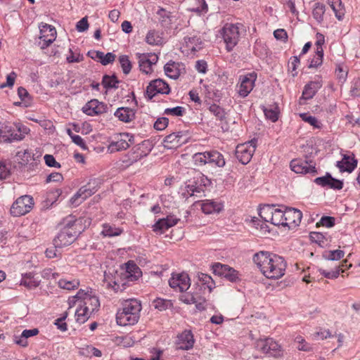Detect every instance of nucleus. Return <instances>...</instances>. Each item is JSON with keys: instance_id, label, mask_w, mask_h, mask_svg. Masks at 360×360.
Instances as JSON below:
<instances>
[{"instance_id": "obj_1", "label": "nucleus", "mask_w": 360, "mask_h": 360, "mask_svg": "<svg viewBox=\"0 0 360 360\" xmlns=\"http://www.w3.org/2000/svg\"><path fill=\"white\" fill-rule=\"evenodd\" d=\"M253 261L267 278L279 279L285 274L287 263L283 257L278 255L260 251L254 255Z\"/></svg>"}, {"instance_id": "obj_2", "label": "nucleus", "mask_w": 360, "mask_h": 360, "mask_svg": "<svg viewBox=\"0 0 360 360\" xmlns=\"http://www.w3.org/2000/svg\"><path fill=\"white\" fill-rule=\"evenodd\" d=\"M77 302L79 303V306L75 311V317L76 321L79 323H85L92 313L98 310L100 307L98 297L89 288L80 289L75 296L70 299V307Z\"/></svg>"}, {"instance_id": "obj_3", "label": "nucleus", "mask_w": 360, "mask_h": 360, "mask_svg": "<svg viewBox=\"0 0 360 360\" xmlns=\"http://www.w3.org/2000/svg\"><path fill=\"white\" fill-rule=\"evenodd\" d=\"M142 307L136 299H129L122 303V307L117 311L116 321L118 325L126 326L136 324L140 318Z\"/></svg>"}, {"instance_id": "obj_4", "label": "nucleus", "mask_w": 360, "mask_h": 360, "mask_svg": "<svg viewBox=\"0 0 360 360\" xmlns=\"http://www.w3.org/2000/svg\"><path fill=\"white\" fill-rule=\"evenodd\" d=\"M82 219H79L68 223L60 231L53 240L56 248H62L72 244L81 232L77 226L82 223Z\"/></svg>"}, {"instance_id": "obj_5", "label": "nucleus", "mask_w": 360, "mask_h": 360, "mask_svg": "<svg viewBox=\"0 0 360 360\" xmlns=\"http://www.w3.org/2000/svg\"><path fill=\"white\" fill-rule=\"evenodd\" d=\"M242 30L243 25L240 23H226L221 29L219 33L228 51H231L238 44Z\"/></svg>"}, {"instance_id": "obj_6", "label": "nucleus", "mask_w": 360, "mask_h": 360, "mask_svg": "<svg viewBox=\"0 0 360 360\" xmlns=\"http://www.w3.org/2000/svg\"><path fill=\"white\" fill-rule=\"evenodd\" d=\"M285 208L264 205L259 208V215L266 222H271L275 226H285Z\"/></svg>"}, {"instance_id": "obj_7", "label": "nucleus", "mask_w": 360, "mask_h": 360, "mask_svg": "<svg viewBox=\"0 0 360 360\" xmlns=\"http://www.w3.org/2000/svg\"><path fill=\"white\" fill-rule=\"evenodd\" d=\"M150 150L146 147V143L143 142L133 147L131 150L129 151L121 160V167L123 168L129 167L142 158L146 157L150 153Z\"/></svg>"}, {"instance_id": "obj_8", "label": "nucleus", "mask_w": 360, "mask_h": 360, "mask_svg": "<svg viewBox=\"0 0 360 360\" xmlns=\"http://www.w3.org/2000/svg\"><path fill=\"white\" fill-rule=\"evenodd\" d=\"M34 205L32 196L25 195L19 197L11 205L10 212L13 217H20L30 212Z\"/></svg>"}, {"instance_id": "obj_9", "label": "nucleus", "mask_w": 360, "mask_h": 360, "mask_svg": "<svg viewBox=\"0 0 360 360\" xmlns=\"http://www.w3.org/2000/svg\"><path fill=\"white\" fill-rule=\"evenodd\" d=\"M256 147L257 141L255 139L238 145L236 149L237 159L243 165L248 164L252 159Z\"/></svg>"}, {"instance_id": "obj_10", "label": "nucleus", "mask_w": 360, "mask_h": 360, "mask_svg": "<svg viewBox=\"0 0 360 360\" xmlns=\"http://www.w3.org/2000/svg\"><path fill=\"white\" fill-rule=\"evenodd\" d=\"M40 35L39 37L38 46L44 49L52 44L56 38V28L46 23L41 22L39 26Z\"/></svg>"}, {"instance_id": "obj_11", "label": "nucleus", "mask_w": 360, "mask_h": 360, "mask_svg": "<svg viewBox=\"0 0 360 360\" xmlns=\"http://www.w3.org/2000/svg\"><path fill=\"white\" fill-rule=\"evenodd\" d=\"M257 79V74L255 72L241 75L239 77V84L237 85L238 93L242 98H245L252 91Z\"/></svg>"}, {"instance_id": "obj_12", "label": "nucleus", "mask_w": 360, "mask_h": 360, "mask_svg": "<svg viewBox=\"0 0 360 360\" xmlns=\"http://www.w3.org/2000/svg\"><path fill=\"white\" fill-rule=\"evenodd\" d=\"M257 347L264 354H268L274 357L281 355V346L272 338L258 340L256 342Z\"/></svg>"}, {"instance_id": "obj_13", "label": "nucleus", "mask_w": 360, "mask_h": 360, "mask_svg": "<svg viewBox=\"0 0 360 360\" xmlns=\"http://www.w3.org/2000/svg\"><path fill=\"white\" fill-rule=\"evenodd\" d=\"M189 139L188 131L172 133L164 139V146L168 149L176 148L188 142Z\"/></svg>"}, {"instance_id": "obj_14", "label": "nucleus", "mask_w": 360, "mask_h": 360, "mask_svg": "<svg viewBox=\"0 0 360 360\" xmlns=\"http://www.w3.org/2000/svg\"><path fill=\"white\" fill-rule=\"evenodd\" d=\"M169 284L171 288L180 292L187 290L191 285L188 274L184 273L173 274L169 281Z\"/></svg>"}, {"instance_id": "obj_15", "label": "nucleus", "mask_w": 360, "mask_h": 360, "mask_svg": "<svg viewBox=\"0 0 360 360\" xmlns=\"http://www.w3.org/2000/svg\"><path fill=\"white\" fill-rule=\"evenodd\" d=\"M170 89L167 83L161 79H157L147 86L146 93L150 98H152L156 94H168Z\"/></svg>"}, {"instance_id": "obj_16", "label": "nucleus", "mask_w": 360, "mask_h": 360, "mask_svg": "<svg viewBox=\"0 0 360 360\" xmlns=\"http://www.w3.org/2000/svg\"><path fill=\"white\" fill-rule=\"evenodd\" d=\"M291 169L297 174H316L315 165L300 159L292 160L290 162Z\"/></svg>"}, {"instance_id": "obj_17", "label": "nucleus", "mask_w": 360, "mask_h": 360, "mask_svg": "<svg viewBox=\"0 0 360 360\" xmlns=\"http://www.w3.org/2000/svg\"><path fill=\"white\" fill-rule=\"evenodd\" d=\"M108 107L106 104L96 99L91 100L82 108L83 112L90 116L105 113L108 111Z\"/></svg>"}, {"instance_id": "obj_18", "label": "nucleus", "mask_w": 360, "mask_h": 360, "mask_svg": "<svg viewBox=\"0 0 360 360\" xmlns=\"http://www.w3.org/2000/svg\"><path fill=\"white\" fill-rule=\"evenodd\" d=\"M195 342L193 333L191 330H184L177 335L176 340V349L189 350L193 348Z\"/></svg>"}, {"instance_id": "obj_19", "label": "nucleus", "mask_w": 360, "mask_h": 360, "mask_svg": "<svg viewBox=\"0 0 360 360\" xmlns=\"http://www.w3.org/2000/svg\"><path fill=\"white\" fill-rule=\"evenodd\" d=\"M139 65L140 70L148 75L153 72L152 66L155 65L158 60L155 54H139Z\"/></svg>"}, {"instance_id": "obj_20", "label": "nucleus", "mask_w": 360, "mask_h": 360, "mask_svg": "<svg viewBox=\"0 0 360 360\" xmlns=\"http://www.w3.org/2000/svg\"><path fill=\"white\" fill-rule=\"evenodd\" d=\"M302 214L301 211L295 208H285V226L295 227L298 226L301 221Z\"/></svg>"}, {"instance_id": "obj_21", "label": "nucleus", "mask_w": 360, "mask_h": 360, "mask_svg": "<svg viewBox=\"0 0 360 360\" xmlns=\"http://www.w3.org/2000/svg\"><path fill=\"white\" fill-rule=\"evenodd\" d=\"M337 167L340 172H352L357 165L354 154L344 155L342 160L337 162Z\"/></svg>"}, {"instance_id": "obj_22", "label": "nucleus", "mask_w": 360, "mask_h": 360, "mask_svg": "<svg viewBox=\"0 0 360 360\" xmlns=\"http://www.w3.org/2000/svg\"><path fill=\"white\" fill-rule=\"evenodd\" d=\"M166 75L172 79H177L184 71V65L179 63L170 61L164 67Z\"/></svg>"}, {"instance_id": "obj_23", "label": "nucleus", "mask_w": 360, "mask_h": 360, "mask_svg": "<svg viewBox=\"0 0 360 360\" xmlns=\"http://www.w3.org/2000/svg\"><path fill=\"white\" fill-rule=\"evenodd\" d=\"M94 193V191L87 186H83L71 198L70 202L73 206L76 207L81 204L87 198Z\"/></svg>"}, {"instance_id": "obj_24", "label": "nucleus", "mask_w": 360, "mask_h": 360, "mask_svg": "<svg viewBox=\"0 0 360 360\" xmlns=\"http://www.w3.org/2000/svg\"><path fill=\"white\" fill-rule=\"evenodd\" d=\"M179 219L172 217L161 219L153 225V231L162 234L169 228L176 225Z\"/></svg>"}, {"instance_id": "obj_25", "label": "nucleus", "mask_w": 360, "mask_h": 360, "mask_svg": "<svg viewBox=\"0 0 360 360\" xmlns=\"http://www.w3.org/2000/svg\"><path fill=\"white\" fill-rule=\"evenodd\" d=\"M321 86L322 83L321 81H313L306 84L302 91V95L300 98V103H302L301 100L302 99L308 100L312 98Z\"/></svg>"}, {"instance_id": "obj_26", "label": "nucleus", "mask_w": 360, "mask_h": 360, "mask_svg": "<svg viewBox=\"0 0 360 360\" xmlns=\"http://www.w3.org/2000/svg\"><path fill=\"white\" fill-rule=\"evenodd\" d=\"M224 205L221 202L212 200H205L201 205L202 211L206 214L219 213L223 210Z\"/></svg>"}, {"instance_id": "obj_27", "label": "nucleus", "mask_w": 360, "mask_h": 360, "mask_svg": "<svg viewBox=\"0 0 360 360\" xmlns=\"http://www.w3.org/2000/svg\"><path fill=\"white\" fill-rule=\"evenodd\" d=\"M114 115L122 122H130L135 118V110L130 108L121 107L117 109Z\"/></svg>"}, {"instance_id": "obj_28", "label": "nucleus", "mask_w": 360, "mask_h": 360, "mask_svg": "<svg viewBox=\"0 0 360 360\" xmlns=\"http://www.w3.org/2000/svg\"><path fill=\"white\" fill-rule=\"evenodd\" d=\"M184 40V51H191V53H195L202 48V42L200 39L197 37H186Z\"/></svg>"}, {"instance_id": "obj_29", "label": "nucleus", "mask_w": 360, "mask_h": 360, "mask_svg": "<svg viewBox=\"0 0 360 360\" xmlns=\"http://www.w3.org/2000/svg\"><path fill=\"white\" fill-rule=\"evenodd\" d=\"M219 273L231 282H236L240 279L238 271L228 265L221 264Z\"/></svg>"}, {"instance_id": "obj_30", "label": "nucleus", "mask_w": 360, "mask_h": 360, "mask_svg": "<svg viewBox=\"0 0 360 360\" xmlns=\"http://www.w3.org/2000/svg\"><path fill=\"white\" fill-rule=\"evenodd\" d=\"M185 189L186 192L183 193V195L185 197H187L188 195L201 197V193L204 191L203 186L201 184L197 185L195 181H192L191 180L188 181Z\"/></svg>"}, {"instance_id": "obj_31", "label": "nucleus", "mask_w": 360, "mask_h": 360, "mask_svg": "<svg viewBox=\"0 0 360 360\" xmlns=\"http://www.w3.org/2000/svg\"><path fill=\"white\" fill-rule=\"evenodd\" d=\"M128 135L125 134H120L118 139L112 141L109 146V150L112 152L126 150L129 147V144L126 140Z\"/></svg>"}, {"instance_id": "obj_32", "label": "nucleus", "mask_w": 360, "mask_h": 360, "mask_svg": "<svg viewBox=\"0 0 360 360\" xmlns=\"http://www.w3.org/2000/svg\"><path fill=\"white\" fill-rule=\"evenodd\" d=\"M92 56H91V57L92 58H98L100 60V62L103 65H106L109 63H112L115 59V55L112 53H108L106 54H104V53L101 52V51H94L92 53Z\"/></svg>"}, {"instance_id": "obj_33", "label": "nucleus", "mask_w": 360, "mask_h": 360, "mask_svg": "<svg viewBox=\"0 0 360 360\" xmlns=\"http://www.w3.org/2000/svg\"><path fill=\"white\" fill-rule=\"evenodd\" d=\"M208 159L209 164L217 167H224L225 165V160L223 155L217 150L209 151Z\"/></svg>"}, {"instance_id": "obj_34", "label": "nucleus", "mask_w": 360, "mask_h": 360, "mask_svg": "<svg viewBox=\"0 0 360 360\" xmlns=\"http://www.w3.org/2000/svg\"><path fill=\"white\" fill-rule=\"evenodd\" d=\"M126 273L127 278L131 281L137 280L141 275V269L134 264H128Z\"/></svg>"}, {"instance_id": "obj_35", "label": "nucleus", "mask_w": 360, "mask_h": 360, "mask_svg": "<svg viewBox=\"0 0 360 360\" xmlns=\"http://www.w3.org/2000/svg\"><path fill=\"white\" fill-rule=\"evenodd\" d=\"M345 252L340 250L325 251L323 253V257L326 261H338L342 258Z\"/></svg>"}, {"instance_id": "obj_36", "label": "nucleus", "mask_w": 360, "mask_h": 360, "mask_svg": "<svg viewBox=\"0 0 360 360\" xmlns=\"http://www.w3.org/2000/svg\"><path fill=\"white\" fill-rule=\"evenodd\" d=\"M119 80L115 76L104 75L102 79V84L104 88L108 89H117Z\"/></svg>"}, {"instance_id": "obj_37", "label": "nucleus", "mask_w": 360, "mask_h": 360, "mask_svg": "<svg viewBox=\"0 0 360 360\" xmlns=\"http://www.w3.org/2000/svg\"><path fill=\"white\" fill-rule=\"evenodd\" d=\"M146 41L150 45H159L162 44V39L158 32L150 30L146 34Z\"/></svg>"}, {"instance_id": "obj_38", "label": "nucleus", "mask_w": 360, "mask_h": 360, "mask_svg": "<svg viewBox=\"0 0 360 360\" xmlns=\"http://www.w3.org/2000/svg\"><path fill=\"white\" fill-rule=\"evenodd\" d=\"M58 285L63 289L71 290L78 288L79 285V282L76 279L68 280L65 278H62L58 281Z\"/></svg>"}, {"instance_id": "obj_39", "label": "nucleus", "mask_w": 360, "mask_h": 360, "mask_svg": "<svg viewBox=\"0 0 360 360\" xmlns=\"http://www.w3.org/2000/svg\"><path fill=\"white\" fill-rule=\"evenodd\" d=\"M209 151L196 153L193 155V160L196 166H202L209 164Z\"/></svg>"}, {"instance_id": "obj_40", "label": "nucleus", "mask_w": 360, "mask_h": 360, "mask_svg": "<svg viewBox=\"0 0 360 360\" xmlns=\"http://www.w3.org/2000/svg\"><path fill=\"white\" fill-rule=\"evenodd\" d=\"M121 233L122 230L120 229L107 224H103V230L101 231V233L104 236L108 237L119 236Z\"/></svg>"}, {"instance_id": "obj_41", "label": "nucleus", "mask_w": 360, "mask_h": 360, "mask_svg": "<svg viewBox=\"0 0 360 360\" xmlns=\"http://www.w3.org/2000/svg\"><path fill=\"white\" fill-rule=\"evenodd\" d=\"M20 285L29 288H36L39 285V282L34 279L32 273L26 274L20 281Z\"/></svg>"}, {"instance_id": "obj_42", "label": "nucleus", "mask_w": 360, "mask_h": 360, "mask_svg": "<svg viewBox=\"0 0 360 360\" xmlns=\"http://www.w3.org/2000/svg\"><path fill=\"white\" fill-rule=\"evenodd\" d=\"M343 266H344V264H342L341 266H336L335 269L333 271H327L326 269H321L319 271H320L321 274L323 276H324L326 278H329V279H333V278H336L338 277L340 271L342 272H344L345 270L342 268Z\"/></svg>"}, {"instance_id": "obj_43", "label": "nucleus", "mask_w": 360, "mask_h": 360, "mask_svg": "<svg viewBox=\"0 0 360 360\" xmlns=\"http://www.w3.org/2000/svg\"><path fill=\"white\" fill-rule=\"evenodd\" d=\"M325 13V5L320 3L316 2L314 4L313 8V16L314 18L319 22H321L323 20V17Z\"/></svg>"}, {"instance_id": "obj_44", "label": "nucleus", "mask_w": 360, "mask_h": 360, "mask_svg": "<svg viewBox=\"0 0 360 360\" xmlns=\"http://www.w3.org/2000/svg\"><path fill=\"white\" fill-rule=\"evenodd\" d=\"M119 62L122 69L123 73L128 75L131 70V63L129 57L126 55H122L119 57Z\"/></svg>"}, {"instance_id": "obj_45", "label": "nucleus", "mask_w": 360, "mask_h": 360, "mask_svg": "<svg viewBox=\"0 0 360 360\" xmlns=\"http://www.w3.org/2000/svg\"><path fill=\"white\" fill-rule=\"evenodd\" d=\"M323 49H320L319 51H316V53L313 58L311 60V63L309 65V68H318L323 63Z\"/></svg>"}, {"instance_id": "obj_46", "label": "nucleus", "mask_w": 360, "mask_h": 360, "mask_svg": "<svg viewBox=\"0 0 360 360\" xmlns=\"http://www.w3.org/2000/svg\"><path fill=\"white\" fill-rule=\"evenodd\" d=\"M264 112L266 117L273 122H275L278 119L279 111L277 106L269 108H264Z\"/></svg>"}, {"instance_id": "obj_47", "label": "nucleus", "mask_w": 360, "mask_h": 360, "mask_svg": "<svg viewBox=\"0 0 360 360\" xmlns=\"http://www.w3.org/2000/svg\"><path fill=\"white\" fill-rule=\"evenodd\" d=\"M198 278L202 284L208 288L209 292H211L212 290L215 288V283L210 276L201 274L199 275Z\"/></svg>"}, {"instance_id": "obj_48", "label": "nucleus", "mask_w": 360, "mask_h": 360, "mask_svg": "<svg viewBox=\"0 0 360 360\" xmlns=\"http://www.w3.org/2000/svg\"><path fill=\"white\" fill-rule=\"evenodd\" d=\"M300 117L304 120V122L310 124L311 126H313L315 128H320L321 124L320 122L314 116H311L308 115L307 113H302L300 114Z\"/></svg>"}, {"instance_id": "obj_49", "label": "nucleus", "mask_w": 360, "mask_h": 360, "mask_svg": "<svg viewBox=\"0 0 360 360\" xmlns=\"http://www.w3.org/2000/svg\"><path fill=\"white\" fill-rule=\"evenodd\" d=\"M330 6L333 8V11L335 13V16L340 20L342 18V15H343L342 9L341 7V1L340 0H328Z\"/></svg>"}, {"instance_id": "obj_50", "label": "nucleus", "mask_w": 360, "mask_h": 360, "mask_svg": "<svg viewBox=\"0 0 360 360\" xmlns=\"http://www.w3.org/2000/svg\"><path fill=\"white\" fill-rule=\"evenodd\" d=\"M300 61L297 56H293L290 58V61L288 63V71L291 72L292 76L295 77L297 75V68L299 65Z\"/></svg>"}, {"instance_id": "obj_51", "label": "nucleus", "mask_w": 360, "mask_h": 360, "mask_svg": "<svg viewBox=\"0 0 360 360\" xmlns=\"http://www.w3.org/2000/svg\"><path fill=\"white\" fill-rule=\"evenodd\" d=\"M4 138V142H13L14 141H20L24 139V135L15 132L13 129L12 133L8 135H2Z\"/></svg>"}, {"instance_id": "obj_52", "label": "nucleus", "mask_w": 360, "mask_h": 360, "mask_svg": "<svg viewBox=\"0 0 360 360\" xmlns=\"http://www.w3.org/2000/svg\"><path fill=\"white\" fill-rule=\"evenodd\" d=\"M335 219L333 217L324 216L321 218L320 221L316 224V226H323L327 228H330L335 225Z\"/></svg>"}, {"instance_id": "obj_53", "label": "nucleus", "mask_w": 360, "mask_h": 360, "mask_svg": "<svg viewBox=\"0 0 360 360\" xmlns=\"http://www.w3.org/2000/svg\"><path fill=\"white\" fill-rule=\"evenodd\" d=\"M295 342L298 344L297 349L301 351L308 352L311 350V346L302 336H297Z\"/></svg>"}, {"instance_id": "obj_54", "label": "nucleus", "mask_w": 360, "mask_h": 360, "mask_svg": "<svg viewBox=\"0 0 360 360\" xmlns=\"http://www.w3.org/2000/svg\"><path fill=\"white\" fill-rule=\"evenodd\" d=\"M209 110L219 120H222L224 117V112L223 109L216 104L211 105L209 108Z\"/></svg>"}, {"instance_id": "obj_55", "label": "nucleus", "mask_w": 360, "mask_h": 360, "mask_svg": "<svg viewBox=\"0 0 360 360\" xmlns=\"http://www.w3.org/2000/svg\"><path fill=\"white\" fill-rule=\"evenodd\" d=\"M168 123L169 120L167 117L158 118L154 123V128L158 131L163 130L168 126Z\"/></svg>"}, {"instance_id": "obj_56", "label": "nucleus", "mask_w": 360, "mask_h": 360, "mask_svg": "<svg viewBox=\"0 0 360 360\" xmlns=\"http://www.w3.org/2000/svg\"><path fill=\"white\" fill-rule=\"evenodd\" d=\"M44 159L47 166L56 168L60 167V164L56 160L52 155H45Z\"/></svg>"}, {"instance_id": "obj_57", "label": "nucleus", "mask_w": 360, "mask_h": 360, "mask_svg": "<svg viewBox=\"0 0 360 360\" xmlns=\"http://www.w3.org/2000/svg\"><path fill=\"white\" fill-rule=\"evenodd\" d=\"M184 112V108L181 106H176L172 108H167L165 110V114L172 115L176 116H182Z\"/></svg>"}, {"instance_id": "obj_58", "label": "nucleus", "mask_w": 360, "mask_h": 360, "mask_svg": "<svg viewBox=\"0 0 360 360\" xmlns=\"http://www.w3.org/2000/svg\"><path fill=\"white\" fill-rule=\"evenodd\" d=\"M168 304L169 302L167 300L161 298H157L153 301L154 307L160 311L166 309Z\"/></svg>"}, {"instance_id": "obj_59", "label": "nucleus", "mask_w": 360, "mask_h": 360, "mask_svg": "<svg viewBox=\"0 0 360 360\" xmlns=\"http://www.w3.org/2000/svg\"><path fill=\"white\" fill-rule=\"evenodd\" d=\"M89 28V22L87 17L82 18L76 25V29L78 32H82L87 30Z\"/></svg>"}, {"instance_id": "obj_60", "label": "nucleus", "mask_w": 360, "mask_h": 360, "mask_svg": "<svg viewBox=\"0 0 360 360\" xmlns=\"http://www.w3.org/2000/svg\"><path fill=\"white\" fill-rule=\"evenodd\" d=\"M331 175L330 174H326V176H321V177H317L314 179V182L319 186H321L323 187H327L328 184V181L331 179Z\"/></svg>"}, {"instance_id": "obj_61", "label": "nucleus", "mask_w": 360, "mask_h": 360, "mask_svg": "<svg viewBox=\"0 0 360 360\" xmlns=\"http://www.w3.org/2000/svg\"><path fill=\"white\" fill-rule=\"evenodd\" d=\"M16 76L17 75H16L15 72H11L6 77V83L1 84L0 88L3 89L6 86L12 87L14 84Z\"/></svg>"}, {"instance_id": "obj_62", "label": "nucleus", "mask_w": 360, "mask_h": 360, "mask_svg": "<svg viewBox=\"0 0 360 360\" xmlns=\"http://www.w3.org/2000/svg\"><path fill=\"white\" fill-rule=\"evenodd\" d=\"M328 182L329 183H328L327 187H328L330 188L338 189V190H340L342 188L343 183L340 180H338V179L331 177L330 180Z\"/></svg>"}, {"instance_id": "obj_63", "label": "nucleus", "mask_w": 360, "mask_h": 360, "mask_svg": "<svg viewBox=\"0 0 360 360\" xmlns=\"http://www.w3.org/2000/svg\"><path fill=\"white\" fill-rule=\"evenodd\" d=\"M181 300L186 304H193L197 302V297L190 293H186L181 296Z\"/></svg>"}, {"instance_id": "obj_64", "label": "nucleus", "mask_w": 360, "mask_h": 360, "mask_svg": "<svg viewBox=\"0 0 360 360\" xmlns=\"http://www.w3.org/2000/svg\"><path fill=\"white\" fill-rule=\"evenodd\" d=\"M63 179V175L58 172H53L50 174L46 179V182H59Z\"/></svg>"}]
</instances>
